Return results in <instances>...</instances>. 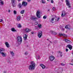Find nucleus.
Masks as SVG:
<instances>
[{
  "label": "nucleus",
  "mask_w": 73,
  "mask_h": 73,
  "mask_svg": "<svg viewBox=\"0 0 73 73\" xmlns=\"http://www.w3.org/2000/svg\"><path fill=\"white\" fill-rule=\"evenodd\" d=\"M31 65L29 66V69L30 70H33L35 69L36 67V64L33 61H32L31 62Z\"/></svg>",
  "instance_id": "1"
},
{
  "label": "nucleus",
  "mask_w": 73,
  "mask_h": 73,
  "mask_svg": "<svg viewBox=\"0 0 73 73\" xmlns=\"http://www.w3.org/2000/svg\"><path fill=\"white\" fill-rule=\"evenodd\" d=\"M17 43L19 45H20V44H21V42H22V37H21V36H19L17 37Z\"/></svg>",
  "instance_id": "2"
},
{
  "label": "nucleus",
  "mask_w": 73,
  "mask_h": 73,
  "mask_svg": "<svg viewBox=\"0 0 73 73\" xmlns=\"http://www.w3.org/2000/svg\"><path fill=\"white\" fill-rule=\"evenodd\" d=\"M66 4L68 7V8H71V6H70V3H69V1L68 0H66Z\"/></svg>",
  "instance_id": "3"
},
{
  "label": "nucleus",
  "mask_w": 73,
  "mask_h": 73,
  "mask_svg": "<svg viewBox=\"0 0 73 73\" xmlns=\"http://www.w3.org/2000/svg\"><path fill=\"white\" fill-rule=\"evenodd\" d=\"M42 35V31H39L38 33V37L39 38H41Z\"/></svg>",
  "instance_id": "4"
},
{
  "label": "nucleus",
  "mask_w": 73,
  "mask_h": 73,
  "mask_svg": "<svg viewBox=\"0 0 73 73\" xmlns=\"http://www.w3.org/2000/svg\"><path fill=\"white\" fill-rule=\"evenodd\" d=\"M40 11H37L36 13V16L38 18H40Z\"/></svg>",
  "instance_id": "5"
},
{
  "label": "nucleus",
  "mask_w": 73,
  "mask_h": 73,
  "mask_svg": "<svg viewBox=\"0 0 73 73\" xmlns=\"http://www.w3.org/2000/svg\"><path fill=\"white\" fill-rule=\"evenodd\" d=\"M15 0H11L12 6L13 7H16V4L15 3Z\"/></svg>",
  "instance_id": "6"
},
{
  "label": "nucleus",
  "mask_w": 73,
  "mask_h": 73,
  "mask_svg": "<svg viewBox=\"0 0 73 73\" xmlns=\"http://www.w3.org/2000/svg\"><path fill=\"white\" fill-rule=\"evenodd\" d=\"M3 57H5L7 56V54L5 52H2L0 53Z\"/></svg>",
  "instance_id": "7"
},
{
  "label": "nucleus",
  "mask_w": 73,
  "mask_h": 73,
  "mask_svg": "<svg viewBox=\"0 0 73 73\" xmlns=\"http://www.w3.org/2000/svg\"><path fill=\"white\" fill-rule=\"evenodd\" d=\"M27 3L25 1H23L22 3V5H23L25 7H26L27 5Z\"/></svg>",
  "instance_id": "8"
},
{
  "label": "nucleus",
  "mask_w": 73,
  "mask_h": 73,
  "mask_svg": "<svg viewBox=\"0 0 73 73\" xmlns=\"http://www.w3.org/2000/svg\"><path fill=\"white\" fill-rule=\"evenodd\" d=\"M59 35L60 37H61V36H63V37H66V35L64 34H62V33H60L59 34Z\"/></svg>",
  "instance_id": "9"
},
{
  "label": "nucleus",
  "mask_w": 73,
  "mask_h": 73,
  "mask_svg": "<svg viewBox=\"0 0 73 73\" xmlns=\"http://www.w3.org/2000/svg\"><path fill=\"white\" fill-rule=\"evenodd\" d=\"M67 48H68V47L69 48V49H70V50H71V49H72V46L70 44H68L66 46Z\"/></svg>",
  "instance_id": "10"
},
{
  "label": "nucleus",
  "mask_w": 73,
  "mask_h": 73,
  "mask_svg": "<svg viewBox=\"0 0 73 73\" xmlns=\"http://www.w3.org/2000/svg\"><path fill=\"white\" fill-rule=\"evenodd\" d=\"M54 59V57L53 56H50V61H52Z\"/></svg>",
  "instance_id": "11"
},
{
  "label": "nucleus",
  "mask_w": 73,
  "mask_h": 73,
  "mask_svg": "<svg viewBox=\"0 0 73 73\" xmlns=\"http://www.w3.org/2000/svg\"><path fill=\"white\" fill-rule=\"evenodd\" d=\"M64 41L66 42H68V43H70V44H71V43H72V42H71L70 41L66 39H64Z\"/></svg>",
  "instance_id": "12"
},
{
  "label": "nucleus",
  "mask_w": 73,
  "mask_h": 73,
  "mask_svg": "<svg viewBox=\"0 0 73 73\" xmlns=\"http://www.w3.org/2000/svg\"><path fill=\"white\" fill-rule=\"evenodd\" d=\"M30 31H31V30L27 28L25 30V31L26 33H28Z\"/></svg>",
  "instance_id": "13"
},
{
  "label": "nucleus",
  "mask_w": 73,
  "mask_h": 73,
  "mask_svg": "<svg viewBox=\"0 0 73 73\" xmlns=\"http://www.w3.org/2000/svg\"><path fill=\"white\" fill-rule=\"evenodd\" d=\"M21 19V16L20 15H18L17 18V21H20V20Z\"/></svg>",
  "instance_id": "14"
},
{
  "label": "nucleus",
  "mask_w": 73,
  "mask_h": 73,
  "mask_svg": "<svg viewBox=\"0 0 73 73\" xmlns=\"http://www.w3.org/2000/svg\"><path fill=\"white\" fill-rule=\"evenodd\" d=\"M5 44L7 48H9V45L8 43L7 42H5Z\"/></svg>",
  "instance_id": "15"
},
{
  "label": "nucleus",
  "mask_w": 73,
  "mask_h": 73,
  "mask_svg": "<svg viewBox=\"0 0 73 73\" xmlns=\"http://www.w3.org/2000/svg\"><path fill=\"white\" fill-rule=\"evenodd\" d=\"M65 15V11H63L62 12L61 16H62V17H63V16H64Z\"/></svg>",
  "instance_id": "16"
},
{
  "label": "nucleus",
  "mask_w": 73,
  "mask_h": 73,
  "mask_svg": "<svg viewBox=\"0 0 73 73\" xmlns=\"http://www.w3.org/2000/svg\"><path fill=\"white\" fill-rule=\"evenodd\" d=\"M27 35L26 34L25 35V36H24L23 38L24 40H26L27 38Z\"/></svg>",
  "instance_id": "17"
},
{
  "label": "nucleus",
  "mask_w": 73,
  "mask_h": 73,
  "mask_svg": "<svg viewBox=\"0 0 73 73\" xmlns=\"http://www.w3.org/2000/svg\"><path fill=\"white\" fill-rule=\"evenodd\" d=\"M51 33L52 35H57V33H56L55 32H54V31H51Z\"/></svg>",
  "instance_id": "18"
},
{
  "label": "nucleus",
  "mask_w": 73,
  "mask_h": 73,
  "mask_svg": "<svg viewBox=\"0 0 73 73\" xmlns=\"http://www.w3.org/2000/svg\"><path fill=\"white\" fill-rule=\"evenodd\" d=\"M5 50V49L3 48H0V53H2L1 52H3V51H4Z\"/></svg>",
  "instance_id": "19"
},
{
  "label": "nucleus",
  "mask_w": 73,
  "mask_h": 73,
  "mask_svg": "<svg viewBox=\"0 0 73 73\" xmlns=\"http://www.w3.org/2000/svg\"><path fill=\"white\" fill-rule=\"evenodd\" d=\"M40 65L42 68V69H44L45 68V66L44 65L42 64H40Z\"/></svg>",
  "instance_id": "20"
},
{
  "label": "nucleus",
  "mask_w": 73,
  "mask_h": 73,
  "mask_svg": "<svg viewBox=\"0 0 73 73\" xmlns=\"http://www.w3.org/2000/svg\"><path fill=\"white\" fill-rule=\"evenodd\" d=\"M0 4L1 5H3L4 4V2L1 0H0Z\"/></svg>",
  "instance_id": "21"
},
{
  "label": "nucleus",
  "mask_w": 73,
  "mask_h": 73,
  "mask_svg": "<svg viewBox=\"0 0 73 73\" xmlns=\"http://www.w3.org/2000/svg\"><path fill=\"white\" fill-rule=\"evenodd\" d=\"M31 19L33 20H37V18H36V17H32Z\"/></svg>",
  "instance_id": "22"
},
{
  "label": "nucleus",
  "mask_w": 73,
  "mask_h": 73,
  "mask_svg": "<svg viewBox=\"0 0 73 73\" xmlns=\"http://www.w3.org/2000/svg\"><path fill=\"white\" fill-rule=\"evenodd\" d=\"M11 54L12 55V56L13 57L15 56V53L13 52H11Z\"/></svg>",
  "instance_id": "23"
},
{
  "label": "nucleus",
  "mask_w": 73,
  "mask_h": 73,
  "mask_svg": "<svg viewBox=\"0 0 73 73\" xmlns=\"http://www.w3.org/2000/svg\"><path fill=\"white\" fill-rule=\"evenodd\" d=\"M24 12H25V11L24 10H22L21 11L20 13L21 14H24Z\"/></svg>",
  "instance_id": "24"
},
{
  "label": "nucleus",
  "mask_w": 73,
  "mask_h": 73,
  "mask_svg": "<svg viewBox=\"0 0 73 73\" xmlns=\"http://www.w3.org/2000/svg\"><path fill=\"white\" fill-rule=\"evenodd\" d=\"M41 2L42 3V4H45V1L44 0H41Z\"/></svg>",
  "instance_id": "25"
},
{
  "label": "nucleus",
  "mask_w": 73,
  "mask_h": 73,
  "mask_svg": "<svg viewBox=\"0 0 73 73\" xmlns=\"http://www.w3.org/2000/svg\"><path fill=\"white\" fill-rule=\"evenodd\" d=\"M11 31L12 32H16V30L14 29V28H12L11 29Z\"/></svg>",
  "instance_id": "26"
},
{
  "label": "nucleus",
  "mask_w": 73,
  "mask_h": 73,
  "mask_svg": "<svg viewBox=\"0 0 73 73\" xmlns=\"http://www.w3.org/2000/svg\"><path fill=\"white\" fill-rule=\"evenodd\" d=\"M38 27L40 29V28H41V25L40 24H39L38 25Z\"/></svg>",
  "instance_id": "27"
},
{
  "label": "nucleus",
  "mask_w": 73,
  "mask_h": 73,
  "mask_svg": "<svg viewBox=\"0 0 73 73\" xmlns=\"http://www.w3.org/2000/svg\"><path fill=\"white\" fill-rule=\"evenodd\" d=\"M69 25H66L65 27V28H66V29H69Z\"/></svg>",
  "instance_id": "28"
},
{
  "label": "nucleus",
  "mask_w": 73,
  "mask_h": 73,
  "mask_svg": "<svg viewBox=\"0 0 73 73\" xmlns=\"http://www.w3.org/2000/svg\"><path fill=\"white\" fill-rule=\"evenodd\" d=\"M18 6L19 7V8H21V3H19Z\"/></svg>",
  "instance_id": "29"
},
{
  "label": "nucleus",
  "mask_w": 73,
  "mask_h": 73,
  "mask_svg": "<svg viewBox=\"0 0 73 73\" xmlns=\"http://www.w3.org/2000/svg\"><path fill=\"white\" fill-rule=\"evenodd\" d=\"M13 13L14 15H16V14H17V13H16V10L14 11Z\"/></svg>",
  "instance_id": "30"
},
{
  "label": "nucleus",
  "mask_w": 73,
  "mask_h": 73,
  "mask_svg": "<svg viewBox=\"0 0 73 73\" xmlns=\"http://www.w3.org/2000/svg\"><path fill=\"white\" fill-rule=\"evenodd\" d=\"M18 28H21V24H19L18 25Z\"/></svg>",
  "instance_id": "31"
},
{
  "label": "nucleus",
  "mask_w": 73,
  "mask_h": 73,
  "mask_svg": "<svg viewBox=\"0 0 73 73\" xmlns=\"http://www.w3.org/2000/svg\"><path fill=\"white\" fill-rule=\"evenodd\" d=\"M59 19H60V18L58 17L57 18V19H55V20L56 21H58V20H59Z\"/></svg>",
  "instance_id": "32"
},
{
  "label": "nucleus",
  "mask_w": 73,
  "mask_h": 73,
  "mask_svg": "<svg viewBox=\"0 0 73 73\" xmlns=\"http://www.w3.org/2000/svg\"><path fill=\"white\" fill-rule=\"evenodd\" d=\"M60 65H62V66H65V64H64L63 63H60Z\"/></svg>",
  "instance_id": "33"
},
{
  "label": "nucleus",
  "mask_w": 73,
  "mask_h": 73,
  "mask_svg": "<svg viewBox=\"0 0 73 73\" xmlns=\"http://www.w3.org/2000/svg\"><path fill=\"white\" fill-rule=\"evenodd\" d=\"M43 19H46V16H44L43 17Z\"/></svg>",
  "instance_id": "34"
},
{
  "label": "nucleus",
  "mask_w": 73,
  "mask_h": 73,
  "mask_svg": "<svg viewBox=\"0 0 73 73\" xmlns=\"http://www.w3.org/2000/svg\"><path fill=\"white\" fill-rule=\"evenodd\" d=\"M54 18H52L51 19V21H54Z\"/></svg>",
  "instance_id": "35"
},
{
  "label": "nucleus",
  "mask_w": 73,
  "mask_h": 73,
  "mask_svg": "<svg viewBox=\"0 0 73 73\" xmlns=\"http://www.w3.org/2000/svg\"><path fill=\"white\" fill-rule=\"evenodd\" d=\"M7 61L8 62H10V60H9V59H8L7 60Z\"/></svg>",
  "instance_id": "36"
},
{
  "label": "nucleus",
  "mask_w": 73,
  "mask_h": 73,
  "mask_svg": "<svg viewBox=\"0 0 73 73\" xmlns=\"http://www.w3.org/2000/svg\"><path fill=\"white\" fill-rule=\"evenodd\" d=\"M25 55H27L28 54V53L27 52H25Z\"/></svg>",
  "instance_id": "37"
},
{
  "label": "nucleus",
  "mask_w": 73,
  "mask_h": 73,
  "mask_svg": "<svg viewBox=\"0 0 73 73\" xmlns=\"http://www.w3.org/2000/svg\"><path fill=\"white\" fill-rule=\"evenodd\" d=\"M52 10L53 11H55V10H56V8H55V7H53L52 8Z\"/></svg>",
  "instance_id": "38"
},
{
  "label": "nucleus",
  "mask_w": 73,
  "mask_h": 73,
  "mask_svg": "<svg viewBox=\"0 0 73 73\" xmlns=\"http://www.w3.org/2000/svg\"><path fill=\"white\" fill-rule=\"evenodd\" d=\"M38 23L37 22H35V25H37L38 24Z\"/></svg>",
  "instance_id": "39"
},
{
  "label": "nucleus",
  "mask_w": 73,
  "mask_h": 73,
  "mask_svg": "<svg viewBox=\"0 0 73 73\" xmlns=\"http://www.w3.org/2000/svg\"><path fill=\"white\" fill-rule=\"evenodd\" d=\"M2 21H3V20L2 19H0V23L2 22Z\"/></svg>",
  "instance_id": "40"
},
{
  "label": "nucleus",
  "mask_w": 73,
  "mask_h": 73,
  "mask_svg": "<svg viewBox=\"0 0 73 73\" xmlns=\"http://www.w3.org/2000/svg\"><path fill=\"white\" fill-rule=\"evenodd\" d=\"M66 52H68V48L66 49Z\"/></svg>",
  "instance_id": "41"
},
{
  "label": "nucleus",
  "mask_w": 73,
  "mask_h": 73,
  "mask_svg": "<svg viewBox=\"0 0 73 73\" xmlns=\"http://www.w3.org/2000/svg\"><path fill=\"white\" fill-rule=\"evenodd\" d=\"M51 3H53V0H52L51 1Z\"/></svg>",
  "instance_id": "42"
},
{
  "label": "nucleus",
  "mask_w": 73,
  "mask_h": 73,
  "mask_svg": "<svg viewBox=\"0 0 73 73\" xmlns=\"http://www.w3.org/2000/svg\"><path fill=\"white\" fill-rule=\"evenodd\" d=\"M31 34H33L34 33V32H33V31H32L31 33Z\"/></svg>",
  "instance_id": "43"
},
{
  "label": "nucleus",
  "mask_w": 73,
  "mask_h": 73,
  "mask_svg": "<svg viewBox=\"0 0 73 73\" xmlns=\"http://www.w3.org/2000/svg\"><path fill=\"white\" fill-rule=\"evenodd\" d=\"M3 72L4 73H7V71H4Z\"/></svg>",
  "instance_id": "44"
},
{
  "label": "nucleus",
  "mask_w": 73,
  "mask_h": 73,
  "mask_svg": "<svg viewBox=\"0 0 73 73\" xmlns=\"http://www.w3.org/2000/svg\"><path fill=\"white\" fill-rule=\"evenodd\" d=\"M69 65H73V64L72 63H69Z\"/></svg>",
  "instance_id": "45"
},
{
  "label": "nucleus",
  "mask_w": 73,
  "mask_h": 73,
  "mask_svg": "<svg viewBox=\"0 0 73 73\" xmlns=\"http://www.w3.org/2000/svg\"><path fill=\"white\" fill-rule=\"evenodd\" d=\"M11 12V11H10V10H9L8 11V12L9 13H10V12Z\"/></svg>",
  "instance_id": "46"
},
{
  "label": "nucleus",
  "mask_w": 73,
  "mask_h": 73,
  "mask_svg": "<svg viewBox=\"0 0 73 73\" xmlns=\"http://www.w3.org/2000/svg\"><path fill=\"white\" fill-rule=\"evenodd\" d=\"M28 2H30L31 0H27Z\"/></svg>",
  "instance_id": "47"
},
{
  "label": "nucleus",
  "mask_w": 73,
  "mask_h": 73,
  "mask_svg": "<svg viewBox=\"0 0 73 73\" xmlns=\"http://www.w3.org/2000/svg\"><path fill=\"white\" fill-rule=\"evenodd\" d=\"M40 58V56H38V58Z\"/></svg>",
  "instance_id": "48"
},
{
  "label": "nucleus",
  "mask_w": 73,
  "mask_h": 73,
  "mask_svg": "<svg viewBox=\"0 0 73 73\" xmlns=\"http://www.w3.org/2000/svg\"><path fill=\"white\" fill-rule=\"evenodd\" d=\"M71 62H72L73 61V59H72L71 60Z\"/></svg>",
  "instance_id": "49"
},
{
  "label": "nucleus",
  "mask_w": 73,
  "mask_h": 73,
  "mask_svg": "<svg viewBox=\"0 0 73 73\" xmlns=\"http://www.w3.org/2000/svg\"><path fill=\"white\" fill-rule=\"evenodd\" d=\"M60 56L61 57H62V55L60 54Z\"/></svg>",
  "instance_id": "50"
},
{
  "label": "nucleus",
  "mask_w": 73,
  "mask_h": 73,
  "mask_svg": "<svg viewBox=\"0 0 73 73\" xmlns=\"http://www.w3.org/2000/svg\"><path fill=\"white\" fill-rule=\"evenodd\" d=\"M50 43H52V42L50 41H49Z\"/></svg>",
  "instance_id": "51"
},
{
  "label": "nucleus",
  "mask_w": 73,
  "mask_h": 73,
  "mask_svg": "<svg viewBox=\"0 0 73 73\" xmlns=\"http://www.w3.org/2000/svg\"><path fill=\"white\" fill-rule=\"evenodd\" d=\"M49 10H48V12H49Z\"/></svg>",
  "instance_id": "52"
},
{
  "label": "nucleus",
  "mask_w": 73,
  "mask_h": 73,
  "mask_svg": "<svg viewBox=\"0 0 73 73\" xmlns=\"http://www.w3.org/2000/svg\"><path fill=\"white\" fill-rule=\"evenodd\" d=\"M18 1H20V0H18Z\"/></svg>",
  "instance_id": "53"
},
{
  "label": "nucleus",
  "mask_w": 73,
  "mask_h": 73,
  "mask_svg": "<svg viewBox=\"0 0 73 73\" xmlns=\"http://www.w3.org/2000/svg\"><path fill=\"white\" fill-rule=\"evenodd\" d=\"M37 27H36V29H37Z\"/></svg>",
  "instance_id": "54"
},
{
  "label": "nucleus",
  "mask_w": 73,
  "mask_h": 73,
  "mask_svg": "<svg viewBox=\"0 0 73 73\" xmlns=\"http://www.w3.org/2000/svg\"><path fill=\"white\" fill-rule=\"evenodd\" d=\"M47 40H49V39H47Z\"/></svg>",
  "instance_id": "55"
},
{
  "label": "nucleus",
  "mask_w": 73,
  "mask_h": 73,
  "mask_svg": "<svg viewBox=\"0 0 73 73\" xmlns=\"http://www.w3.org/2000/svg\"><path fill=\"white\" fill-rule=\"evenodd\" d=\"M60 54H62V52H60Z\"/></svg>",
  "instance_id": "56"
},
{
  "label": "nucleus",
  "mask_w": 73,
  "mask_h": 73,
  "mask_svg": "<svg viewBox=\"0 0 73 73\" xmlns=\"http://www.w3.org/2000/svg\"><path fill=\"white\" fill-rule=\"evenodd\" d=\"M48 1H49V0H47Z\"/></svg>",
  "instance_id": "57"
}]
</instances>
